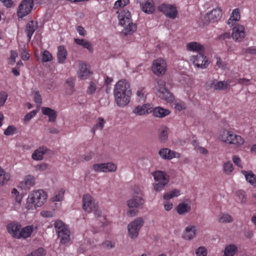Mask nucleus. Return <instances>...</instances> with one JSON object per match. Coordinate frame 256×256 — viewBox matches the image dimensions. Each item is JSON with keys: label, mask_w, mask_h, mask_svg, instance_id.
I'll return each instance as SVG.
<instances>
[{"label": "nucleus", "mask_w": 256, "mask_h": 256, "mask_svg": "<svg viewBox=\"0 0 256 256\" xmlns=\"http://www.w3.org/2000/svg\"><path fill=\"white\" fill-rule=\"evenodd\" d=\"M16 128L14 126H9L4 132V134L6 136H12L15 134Z\"/></svg>", "instance_id": "obj_58"}, {"label": "nucleus", "mask_w": 256, "mask_h": 256, "mask_svg": "<svg viewBox=\"0 0 256 256\" xmlns=\"http://www.w3.org/2000/svg\"><path fill=\"white\" fill-rule=\"evenodd\" d=\"M236 196L238 197V200L240 202H244L246 200L245 192L244 190H238L236 193Z\"/></svg>", "instance_id": "obj_61"}, {"label": "nucleus", "mask_w": 256, "mask_h": 256, "mask_svg": "<svg viewBox=\"0 0 256 256\" xmlns=\"http://www.w3.org/2000/svg\"><path fill=\"white\" fill-rule=\"evenodd\" d=\"M48 198L47 193L42 190H32L28 194L24 204V208L31 212L42 206Z\"/></svg>", "instance_id": "obj_1"}, {"label": "nucleus", "mask_w": 256, "mask_h": 256, "mask_svg": "<svg viewBox=\"0 0 256 256\" xmlns=\"http://www.w3.org/2000/svg\"><path fill=\"white\" fill-rule=\"evenodd\" d=\"M52 56L50 53L47 50L44 51L42 54V62H50L52 60Z\"/></svg>", "instance_id": "obj_50"}, {"label": "nucleus", "mask_w": 256, "mask_h": 256, "mask_svg": "<svg viewBox=\"0 0 256 256\" xmlns=\"http://www.w3.org/2000/svg\"><path fill=\"white\" fill-rule=\"evenodd\" d=\"M94 156V153L92 152H89L82 157V161H90V160Z\"/></svg>", "instance_id": "obj_64"}, {"label": "nucleus", "mask_w": 256, "mask_h": 256, "mask_svg": "<svg viewBox=\"0 0 256 256\" xmlns=\"http://www.w3.org/2000/svg\"><path fill=\"white\" fill-rule=\"evenodd\" d=\"M11 194L12 196L14 199V202L13 204L14 209L18 210L21 206L23 196L16 188H13L12 190Z\"/></svg>", "instance_id": "obj_22"}, {"label": "nucleus", "mask_w": 256, "mask_h": 256, "mask_svg": "<svg viewBox=\"0 0 256 256\" xmlns=\"http://www.w3.org/2000/svg\"><path fill=\"white\" fill-rule=\"evenodd\" d=\"M174 104L175 109L178 111H180L186 108L185 104L182 101L176 100Z\"/></svg>", "instance_id": "obj_53"}, {"label": "nucleus", "mask_w": 256, "mask_h": 256, "mask_svg": "<svg viewBox=\"0 0 256 256\" xmlns=\"http://www.w3.org/2000/svg\"><path fill=\"white\" fill-rule=\"evenodd\" d=\"M22 226L18 222H12L6 226V230L8 233L13 238L18 239Z\"/></svg>", "instance_id": "obj_18"}, {"label": "nucleus", "mask_w": 256, "mask_h": 256, "mask_svg": "<svg viewBox=\"0 0 256 256\" xmlns=\"http://www.w3.org/2000/svg\"><path fill=\"white\" fill-rule=\"evenodd\" d=\"M228 81H220L214 84V88L218 90H224L228 88Z\"/></svg>", "instance_id": "obj_48"}, {"label": "nucleus", "mask_w": 256, "mask_h": 256, "mask_svg": "<svg viewBox=\"0 0 256 256\" xmlns=\"http://www.w3.org/2000/svg\"><path fill=\"white\" fill-rule=\"evenodd\" d=\"M119 24L124 27L122 33L124 35L132 34L136 30V26L133 23L131 14L127 10H120L118 12Z\"/></svg>", "instance_id": "obj_2"}, {"label": "nucleus", "mask_w": 256, "mask_h": 256, "mask_svg": "<svg viewBox=\"0 0 256 256\" xmlns=\"http://www.w3.org/2000/svg\"><path fill=\"white\" fill-rule=\"evenodd\" d=\"M38 112L36 110H33L32 111L27 114L24 118V120L25 122L30 121L32 118L36 116Z\"/></svg>", "instance_id": "obj_60"}, {"label": "nucleus", "mask_w": 256, "mask_h": 256, "mask_svg": "<svg viewBox=\"0 0 256 256\" xmlns=\"http://www.w3.org/2000/svg\"><path fill=\"white\" fill-rule=\"evenodd\" d=\"M92 169L96 172H104V163L94 164Z\"/></svg>", "instance_id": "obj_49"}, {"label": "nucleus", "mask_w": 256, "mask_h": 256, "mask_svg": "<svg viewBox=\"0 0 256 256\" xmlns=\"http://www.w3.org/2000/svg\"><path fill=\"white\" fill-rule=\"evenodd\" d=\"M54 227L60 243L66 244L70 241V231L66 224L61 220H56L54 222Z\"/></svg>", "instance_id": "obj_5"}, {"label": "nucleus", "mask_w": 256, "mask_h": 256, "mask_svg": "<svg viewBox=\"0 0 256 256\" xmlns=\"http://www.w3.org/2000/svg\"><path fill=\"white\" fill-rule=\"evenodd\" d=\"M10 174L4 172V170L0 166V186L6 184L10 180Z\"/></svg>", "instance_id": "obj_43"}, {"label": "nucleus", "mask_w": 256, "mask_h": 256, "mask_svg": "<svg viewBox=\"0 0 256 256\" xmlns=\"http://www.w3.org/2000/svg\"><path fill=\"white\" fill-rule=\"evenodd\" d=\"M158 154L162 158L165 160H171L173 158H179L180 156V154L178 152L168 148L160 149Z\"/></svg>", "instance_id": "obj_21"}, {"label": "nucleus", "mask_w": 256, "mask_h": 256, "mask_svg": "<svg viewBox=\"0 0 256 256\" xmlns=\"http://www.w3.org/2000/svg\"><path fill=\"white\" fill-rule=\"evenodd\" d=\"M151 70L156 76H160L164 75L167 70V64L162 58H158L152 62Z\"/></svg>", "instance_id": "obj_8"}, {"label": "nucleus", "mask_w": 256, "mask_h": 256, "mask_svg": "<svg viewBox=\"0 0 256 256\" xmlns=\"http://www.w3.org/2000/svg\"><path fill=\"white\" fill-rule=\"evenodd\" d=\"M197 234V227L194 224L186 226L182 233V238L186 240H194Z\"/></svg>", "instance_id": "obj_13"}, {"label": "nucleus", "mask_w": 256, "mask_h": 256, "mask_svg": "<svg viewBox=\"0 0 256 256\" xmlns=\"http://www.w3.org/2000/svg\"><path fill=\"white\" fill-rule=\"evenodd\" d=\"M232 132L225 129L221 130L218 132V138L220 141L229 144Z\"/></svg>", "instance_id": "obj_28"}, {"label": "nucleus", "mask_w": 256, "mask_h": 256, "mask_svg": "<svg viewBox=\"0 0 256 256\" xmlns=\"http://www.w3.org/2000/svg\"><path fill=\"white\" fill-rule=\"evenodd\" d=\"M207 250L204 246H200L196 250V254L197 256H206Z\"/></svg>", "instance_id": "obj_52"}, {"label": "nucleus", "mask_w": 256, "mask_h": 256, "mask_svg": "<svg viewBox=\"0 0 256 256\" xmlns=\"http://www.w3.org/2000/svg\"><path fill=\"white\" fill-rule=\"evenodd\" d=\"M181 194V192L178 189H172V190L166 192L163 196V198L165 200H169L174 198L178 197Z\"/></svg>", "instance_id": "obj_39"}, {"label": "nucleus", "mask_w": 256, "mask_h": 256, "mask_svg": "<svg viewBox=\"0 0 256 256\" xmlns=\"http://www.w3.org/2000/svg\"><path fill=\"white\" fill-rule=\"evenodd\" d=\"M91 74L90 66L81 62L79 64V70L78 72V77L82 80L87 79Z\"/></svg>", "instance_id": "obj_20"}, {"label": "nucleus", "mask_w": 256, "mask_h": 256, "mask_svg": "<svg viewBox=\"0 0 256 256\" xmlns=\"http://www.w3.org/2000/svg\"><path fill=\"white\" fill-rule=\"evenodd\" d=\"M45 254L44 250L42 248H39L38 250L32 252L26 256H44Z\"/></svg>", "instance_id": "obj_57"}, {"label": "nucleus", "mask_w": 256, "mask_h": 256, "mask_svg": "<svg viewBox=\"0 0 256 256\" xmlns=\"http://www.w3.org/2000/svg\"><path fill=\"white\" fill-rule=\"evenodd\" d=\"M104 124L105 121L104 119L102 118H98L96 120V124L94 126L93 128L91 130L92 133L94 134L95 132L98 130H102L104 127Z\"/></svg>", "instance_id": "obj_46"}, {"label": "nucleus", "mask_w": 256, "mask_h": 256, "mask_svg": "<svg viewBox=\"0 0 256 256\" xmlns=\"http://www.w3.org/2000/svg\"><path fill=\"white\" fill-rule=\"evenodd\" d=\"M74 83L75 80L72 78H67L64 84L65 88V93L66 95H72L74 91Z\"/></svg>", "instance_id": "obj_25"}, {"label": "nucleus", "mask_w": 256, "mask_h": 256, "mask_svg": "<svg viewBox=\"0 0 256 256\" xmlns=\"http://www.w3.org/2000/svg\"><path fill=\"white\" fill-rule=\"evenodd\" d=\"M152 112H153V114L155 117L159 118L165 117L170 114L169 110L160 106L155 108Z\"/></svg>", "instance_id": "obj_33"}, {"label": "nucleus", "mask_w": 256, "mask_h": 256, "mask_svg": "<svg viewBox=\"0 0 256 256\" xmlns=\"http://www.w3.org/2000/svg\"><path fill=\"white\" fill-rule=\"evenodd\" d=\"M64 193L65 190L64 189H61L56 192L54 195L51 198V201L52 202H60L62 201L64 198Z\"/></svg>", "instance_id": "obj_41"}, {"label": "nucleus", "mask_w": 256, "mask_h": 256, "mask_svg": "<svg viewBox=\"0 0 256 256\" xmlns=\"http://www.w3.org/2000/svg\"><path fill=\"white\" fill-rule=\"evenodd\" d=\"M18 54L15 51H11L10 56L8 59V63L9 64L14 65L16 62V59L18 57Z\"/></svg>", "instance_id": "obj_59"}, {"label": "nucleus", "mask_w": 256, "mask_h": 256, "mask_svg": "<svg viewBox=\"0 0 256 256\" xmlns=\"http://www.w3.org/2000/svg\"><path fill=\"white\" fill-rule=\"evenodd\" d=\"M222 16V10L220 8H214L204 16V20L209 22H215L220 20Z\"/></svg>", "instance_id": "obj_16"}, {"label": "nucleus", "mask_w": 256, "mask_h": 256, "mask_svg": "<svg viewBox=\"0 0 256 256\" xmlns=\"http://www.w3.org/2000/svg\"><path fill=\"white\" fill-rule=\"evenodd\" d=\"M68 56L67 50L64 46H61L58 48L57 58L58 62L62 64L66 60Z\"/></svg>", "instance_id": "obj_35"}, {"label": "nucleus", "mask_w": 256, "mask_h": 256, "mask_svg": "<svg viewBox=\"0 0 256 256\" xmlns=\"http://www.w3.org/2000/svg\"><path fill=\"white\" fill-rule=\"evenodd\" d=\"M190 60L195 67L201 69L206 68L210 64L208 58L202 52L197 54L191 56Z\"/></svg>", "instance_id": "obj_10"}, {"label": "nucleus", "mask_w": 256, "mask_h": 256, "mask_svg": "<svg viewBox=\"0 0 256 256\" xmlns=\"http://www.w3.org/2000/svg\"><path fill=\"white\" fill-rule=\"evenodd\" d=\"M155 182L154 184V190L159 192L164 190L170 182V178L166 172L162 170H156L152 174Z\"/></svg>", "instance_id": "obj_4"}, {"label": "nucleus", "mask_w": 256, "mask_h": 256, "mask_svg": "<svg viewBox=\"0 0 256 256\" xmlns=\"http://www.w3.org/2000/svg\"><path fill=\"white\" fill-rule=\"evenodd\" d=\"M245 36V28L243 26L238 24L232 28V37L236 42H242Z\"/></svg>", "instance_id": "obj_12"}, {"label": "nucleus", "mask_w": 256, "mask_h": 256, "mask_svg": "<svg viewBox=\"0 0 256 256\" xmlns=\"http://www.w3.org/2000/svg\"><path fill=\"white\" fill-rule=\"evenodd\" d=\"M35 183L34 176L28 175L25 176L24 180L21 182V186L24 189H30Z\"/></svg>", "instance_id": "obj_31"}, {"label": "nucleus", "mask_w": 256, "mask_h": 256, "mask_svg": "<svg viewBox=\"0 0 256 256\" xmlns=\"http://www.w3.org/2000/svg\"><path fill=\"white\" fill-rule=\"evenodd\" d=\"M191 210V204L189 202H180L176 207V212L180 215H185Z\"/></svg>", "instance_id": "obj_24"}, {"label": "nucleus", "mask_w": 256, "mask_h": 256, "mask_svg": "<svg viewBox=\"0 0 256 256\" xmlns=\"http://www.w3.org/2000/svg\"><path fill=\"white\" fill-rule=\"evenodd\" d=\"M34 6V0H22L17 8L16 14L18 19L28 14Z\"/></svg>", "instance_id": "obj_9"}, {"label": "nucleus", "mask_w": 256, "mask_h": 256, "mask_svg": "<svg viewBox=\"0 0 256 256\" xmlns=\"http://www.w3.org/2000/svg\"><path fill=\"white\" fill-rule=\"evenodd\" d=\"M140 192V190L138 188L136 190V193L138 194L134 196L126 202V204L128 208L126 214L128 216H136L138 212L137 209L142 208L144 204V199L139 194Z\"/></svg>", "instance_id": "obj_3"}, {"label": "nucleus", "mask_w": 256, "mask_h": 256, "mask_svg": "<svg viewBox=\"0 0 256 256\" xmlns=\"http://www.w3.org/2000/svg\"><path fill=\"white\" fill-rule=\"evenodd\" d=\"M37 28L36 23L34 21H30L27 24L26 32L28 40H30L34 32Z\"/></svg>", "instance_id": "obj_38"}, {"label": "nucleus", "mask_w": 256, "mask_h": 256, "mask_svg": "<svg viewBox=\"0 0 256 256\" xmlns=\"http://www.w3.org/2000/svg\"><path fill=\"white\" fill-rule=\"evenodd\" d=\"M222 169L224 173L226 174H230L234 170L233 165L230 161L226 162L224 164Z\"/></svg>", "instance_id": "obj_47"}, {"label": "nucleus", "mask_w": 256, "mask_h": 256, "mask_svg": "<svg viewBox=\"0 0 256 256\" xmlns=\"http://www.w3.org/2000/svg\"><path fill=\"white\" fill-rule=\"evenodd\" d=\"M156 88L158 90L157 94L160 98L168 102H172L174 100L173 94L166 88V82L159 80L157 82Z\"/></svg>", "instance_id": "obj_7"}, {"label": "nucleus", "mask_w": 256, "mask_h": 256, "mask_svg": "<svg viewBox=\"0 0 256 256\" xmlns=\"http://www.w3.org/2000/svg\"><path fill=\"white\" fill-rule=\"evenodd\" d=\"M74 41L77 44L80 46L86 49L90 53H92L94 48L92 43L86 39L76 38Z\"/></svg>", "instance_id": "obj_29"}, {"label": "nucleus", "mask_w": 256, "mask_h": 256, "mask_svg": "<svg viewBox=\"0 0 256 256\" xmlns=\"http://www.w3.org/2000/svg\"><path fill=\"white\" fill-rule=\"evenodd\" d=\"M194 144L195 146V150L196 152L202 154H206L208 152V150L204 147L200 146L196 140L194 141Z\"/></svg>", "instance_id": "obj_54"}, {"label": "nucleus", "mask_w": 256, "mask_h": 256, "mask_svg": "<svg viewBox=\"0 0 256 256\" xmlns=\"http://www.w3.org/2000/svg\"><path fill=\"white\" fill-rule=\"evenodd\" d=\"M168 128L166 126H161L158 130V138L161 142H166L168 140Z\"/></svg>", "instance_id": "obj_32"}, {"label": "nucleus", "mask_w": 256, "mask_h": 256, "mask_svg": "<svg viewBox=\"0 0 256 256\" xmlns=\"http://www.w3.org/2000/svg\"><path fill=\"white\" fill-rule=\"evenodd\" d=\"M136 96L138 101H144L146 98L145 92L142 90H138L136 92Z\"/></svg>", "instance_id": "obj_55"}, {"label": "nucleus", "mask_w": 256, "mask_h": 256, "mask_svg": "<svg viewBox=\"0 0 256 256\" xmlns=\"http://www.w3.org/2000/svg\"><path fill=\"white\" fill-rule=\"evenodd\" d=\"M132 94H114V100L120 108L127 106L130 100Z\"/></svg>", "instance_id": "obj_14"}, {"label": "nucleus", "mask_w": 256, "mask_h": 256, "mask_svg": "<svg viewBox=\"0 0 256 256\" xmlns=\"http://www.w3.org/2000/svg\"><path fill=\"white\" fill-rule=\"evenodd\" d=\"M159 10L162 12L167 17L174 19L178 14V10L174 6L164 4L159 6Z\"/></svg>", "instance_id": "obj_15"}, {"label": "nucleus", "mask_w": 256, "mask_h": 256, "mask_svg": "<svg viewBox=\"0 0 256 256\" xmlns=\"http://www.w3.org/2000/svg\"><path fill=\"white\" fill-rule=\"evenodd\" d=\"M42 112L44 115L46 116L48 118L50 122H55L57 117L56 112L48 107H42L41 108Z\"/></svg>", "instance_id": "obj_27"}, {"label": "nucleus", "mask_w": 256, "mask_h": 256, "mask_svg": "<svg viewBox=\"0 0 256 256\" xmlns=\"http://www.w3.org/2000/svg\"><path fill=\"white\" fill-rule=\"evenodd\" d=\"M34 102L39 104H42V99L41 97V95L40 94L38 91H35L34 92Z\"/></svg>", "instance_id": "obj_63"}, {"label": "nucleus", "mask_w": 256, "mask_h": 256, "mask_svg": "<svg viewBox=\"0 0 256 256\" xmlns=\"http://www.w3.org/2000/svg\"><path fill=\"white\" fill-rule=\"evenodd\" d=\"M248 182L256 187V176L252 172H243Z\"/></svg>", "instance_id": "obj_44"}, {"label": "nucleus", "mask_w": 256, "mask_h": 256, "mask_svg": "<svg viewBox=\"0 0 256 256\" xmlns=\"http://www.w3.org/2000/svg\"><path fill=\"white\" fill-rule=\"evenodd\" d=\"M245 140L242 137L232 132L228 144H232L236 147H239L242 146Z\"/></svg>", "instance_id": "obj_30"}, {"label": "nucleus", "mask_w": 256, "mask_h": 256, "mask_svg": "<svg viewBox=\"0 0 256 256\" xmlns=\"http://www.w3.org/2000/svg\"><path fill=\"white\" fill-rule=\"evenodd\" d=\"M34 230L33 225H28L20 230L18 239L20 238H26L30 237Z\"/></svg>", "instance_id": "obj_36"}, {"label": "nucleus", "mask_w": 256, "mask_h": 256, "mask_svg": "<svg viewBox=\"0 0 256 256\" xmlns=\"http://www.w3.org/2000/svg\"><path fill=\"white\" fill-rule=\"evenodd\" d=\"M238 251V247L234 244H228L226 246L223 256H234Z\"/></svg>", "instance_id": "obj_40"}, {"label": "nucleus", "mask_w": 256, "mask_h": 256, "mask_svg": "<svg viewBox=\"0 0 256 256\" xmlns=\"http://www.w3.org/2000/svg\"><path fill=\"white\" fill-rule=\"evenodd\" d=\"M129 3V0H118L115 2L114 8H122Z\"/></svg>", "instance_id": "obj_56"}, {"label": "nucleus", "mask_w": 256, "mask_h": 256, "mask_svg": "<svg viewBox=\"0 0 256 256\" xmlns=\"http://www.w3.org/2000/svg\"><path fill=\"white\" fill-rule=\"evenodd\" d=\"M152 110V105L150 104H145L136 106L132 110V113L137 116H144L151 113Z\"/></svg>", "instance_id": "obj_17"}, {"label": "nucleus", "mask_w": 256, "mask_h": 256, "mask_svg": "<svg viewBox=\"0 0 256 256\" xmlns=\"http://www.w3.org/2000/svg\"><path fill=\"white\" fill-rule=\"evenodd\" d=\"M186 47L188 51L193 52H198V54L204 50V46L195 42H188Z\"/></svg>", "instance_id": "obj_26"}, {"label": "nucleus", "mask_w": 256, "mask_h": 256, "mask_svg": "<svg viewBox=\"0 0 256 256\" xmlns=\"http://www.w3.org/2000/svg\"><path fill=\"white\" fill-rule=\"evenodd\" d=\"M144 223V219L142 217H138L128 224V236L131 239L134 240L138 238L140 231Z\"/></svg>", "instance_id": "obj_6"}, {"label": "nucleus", "mask_w": 256, "mask_h": 256, "mask_svg": "<svg viewBox=\"0 0 256 256\" xmlns=\"http://www.w3.org/2000/svg\"><path fill=\"white\" fill-rule=\"evenodd\" d=\"M140 7L144 12L148 14L152 13L155 9L154 4L152 0L141 3Z\"/></svg>", "instance_id": "obj_34"}, {"label": "nucleus", "mask_w": 256, "mask_h": 256, "mask_svg": "<svg viewBox=\"0 0 256 256\" xmlns=\"http://www.w3.org/2000/svg\"><path fill=\"white\" fill-rule=\"evenodd\" d=\"M232 216L227 213H222L218 216V222L220 223L226 224L233 222Z\"/></svg>", "instance_id": "obj_42"}, {"label": "nucleus", "mask_w": 256, "mask_h": 256, "mask_svg": "<svg viewBox=\"0 0 256 256\" xmlns=\"http://www.w3.org/2000/svg\"><path fill=\"white\" fill-rule=\"evenodd\" d=\"M96 90V83L94 82H90L87 88L86 92L89 94H92Z\"/></svg>", "instance_id": "obj_51"}, {"label": "nucleus", "mask_w": 256, "mask_h": 256, "mask_svg": "<svg viewBox=\"0 0 256 256\" xmlns=\"http://www.w3.org/2000/svg\"><path fill=\"white\" fill-rule=\"evenodd\" d=\"M240 18V12L238 8L234 10L230 18L228 20V24L230 26H234L236 22H238Z\"/></svg>", "instance_id": "obj_37"}, {"label": "nucleus", "mask_w": 256, "mask_h": 256, "mask_svg": "<svg viewBox=\"0 0 256 256\" xmlns=\"http://www.w3.org/2000/svg\"><path fill=\"white\" fill-rule=\"evenodd\" d=\"M114 94H132L128 82L126 80H118L114 86Z\"/></svg>", "instance_id": "obj_11"}, {"label": "nucleus", "mask_w": 256, "mask_h": 256, "mask_svg": "<svg viewBox=\"0 0 256 256\" xmlns=\"http://www.w3.org/2000/svg\"><path fill=\"white\" fill-rule=\"evenodd\" d=\"M117 170L116 164L112 162L104 163V172H114Z\"/></svg>", "instance_id": "obj_45"}, {"label": "nucleus", "mask_w": 256, "mask_h": 256, "mask_svg": "<svg viewBox=\"0 0 256 256\" xmlns=\"http://www.w3.org/2000/svg\"><path fill=\"white\" fill-rule=\"evenodd\" d=\"M94 206V198L89 194H85L82 196V208L86 212H90Z\"/></svg>", "instance_id": "obj_19"}, {"label": "nucleus", "mask_w": 256, "mask_h": 256, "mask_svg": "<svg viewBox=\"0 0 256 256\" xmlns=\"http://www.w3.org/2000/svg\"><path fill=\"white\" fill-rule=\"evenodd\" d=\"M48 151V149L46 146H40L34 150L32 154V158L34 160H42L44 158V155Z\"/></svg>", "instance_id": "obj_23"}, {"label": "nucleus", "mask_w": 256, "mask_h": 256, "mask_svg": "<svg viewBox=\"0 0 256 256\" xmlns=\"http://www.w3.org/2000/svg\"><path fill=\"white\" fill-rule=\"evenodd\" d=\"M8 98V94L5 92H0V107L3 106Z\"/></svg>", "instance_id": "obj_62"}]
</instances>
